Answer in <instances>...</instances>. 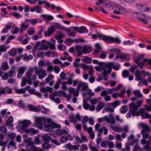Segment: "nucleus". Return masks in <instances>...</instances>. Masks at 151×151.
Masks as SVG:
<instances>
[{
  "label": "nucleus",
  "mask_w": 151,
  "mask_h": 151,
  "mask_svg": "<svg viewBox=\"0 0 151 151\" xmlns=\"http://www.w3.org/2000/svg\"><path fill=\"white\" fill-rule=\"evenodd\" d=\"M35 8L36 9V11L37 13L40 12L42 10L41 8L38 6H36Z\"/></svg>",
  "instance_id": "obj_63"
},
{
  "label": "nucleus",
  "mask_w": 151,
  "mask_h": 151,
  "mask_svg": "<svg viewBox=\"0 0 151 151\" xmlns=\"http://www.w3.org/2000/svg\"><path fill=\"white\" fill-rule=\"evenodd\" d=\"M139 126L143 129L141 132V134L142 135V137L145 139H147L149 137V134L150 132V129L149 127L144 123H140Z\"/></svg>",
  "instance_id": "obj_1"
},
{
  "label": "nucleus",
  "mask_w": 151,
  "mask_h": 151,
  "mask_svg": "<svg viewBox=\"0 0 151 151\" xmlns=\"http://www.w3.org/2000/svg\"><path fill=\"white\" fill-rule=\"evenodd\" d=\"M122 76L125 77H127L129 75V72L127 70H124L122 72Z\"/></svg>",
  "instance_id": "obj_47"
},
{
  "label": "nucleus",
  "mask_w": 151,
  "mask_h": 151,
  "mask_svg": "<svg viewBox=\"0 0 151 151\" xmlns=\"http://www.w3.org/2000/svg\"><path fill=\"white\" fill-rule=\"evenodd\" d=\"M12 27V26L11 25L6 26L5 28L3 29L1 32L2 33H7L8 32V30L10 29Z\"/></svg>",
  "instance_id": "obj_27"
},
{
  "label": "nucleus",
  "mask_w": 151,
  "mask_h": 151,
  "mask_svg": "<svg viewBox=\"0 0 151 151\" xmlns=\"http://www.w3.org/2000/svg\"><path fill=\"white\" fill-rule=\"evenodd\" d=\"M15 38V36L14 35H11L10 36L7 38V40H6L5 43L6 44H7L10 42V41Z\"/></svg>",
  "instance_id": "obj_44"
},
{
  "label": "nucleus",
  "mask_w": 151,
  "mask_h": 151,
  "mask_svg": "<svg viewBox=\"0 0 151 151\" xmlns=\"http://www.w3.org/2000/svg\"><path fill=\"white\" fill-rule=\"evenodd\" d=\"M129 106L130 107L132 108L129 110V112L131 113L133 116H134L136 115L137 116L139 115V112H136V111H137L138 109V107L135 104L134 102H132L130 103Z\"/></svg>",
  "instance_id": "obj_3"
},
{
  "label": "nucleus",
  "mask_w": 151,
  "mask_h": 151,
  "mask_svg": "<svg viewBox=\"0 0 151 151\" xmlns=\"http://www.w3.org/2000/svg\"><path fill=\"white\" fill-rule=\"evenodd\" d=\"M44 54V52H39L37 53V56L39 57H43Z\"/></svg>",
  "instance_id": "obj_54"
},
{
  "label": "nucleus",
  "mask_w": 151,
  "mask_h": 151,
  "mask_svg": "<svg viewBox=\"0 0 151 151\" xmlns=\"http://www.w3.org/2000/svg\"><path fill=\"white\" fill-rule=\"evenodd\" d=\"M41 16L46 22H47L48 21H49L52 20L54 19L53 17L52 16L46 14H41Z\"/></svg>",
  "instance_id": "obj_10"
},
{
  "label": "nucleus",
  "mask_w": 151,
  "mask_h": 151,
  "mask_svg": "<svg viewBox=\"0 0 151 151\" xmlns=\"http://www.w3.org/2000/svg\"><path fill=\"white\" fill-rule=\"evenodd\" d=\"M60 92L61 91L60 90L58 91H54V93H52L55 96H60Z\"/></svg>",
  "instance_id": "obj_55"
},
{
  "label": "nucleus",
  "mask_w": 151,
  "mask_h": 151,
  "mask_svg": "<svg viewBox=\"0 0 151 151\" xmlns=\"http://www.w3.org/2000/svg\"><path fill=\"white\" fill-rule=\"evenodd\" d=\"M22 127L23 128H24L31 124L30 121L29 120H25L22 122Z\"/></svg>",
  "instance_id": "obj_21"
},
{
  "label": "nucleus",
  "mask_w": 151,
  "mask_h": 151,
  "mask_svg": "<svg viewBox=\"0 0 151 151\" xmlns=\"http://www.w3.org/2000/svg\"><path fill=\"white\" fill-rule=\"evenodd\" d=\"M81 86H82L81 90L84 91L86 90L88 88L85 83L82 82L78 84L77 86V89H80Z\"/></svg>",
  "instance_id": "obj_12"
},
{
  "label": "nucleus",
  "mask_w": 151,
  "mask_h": 151,
  "mask_svg": "<svg viewBox=\"0 0 151 151\" xmlns=\"http://www.w3.org/2000/svg\"><path fill=\"white\" fill-rule=\"evenodd\" d=\"M134 95L137 97L141 98L142 96V94L139 92V91H134Z\"/></svg>",
  "instance_id": "obj_39"
},
{
  "label": "nucleus",
  "mask_w": 151,
  "mask_h": 151,
  "mask_svg": "<svg viewBox=\"0 0 151 151\" xmlns=\"http://www.w3.org/2000/svg\"><path fill=\"white\" fill-rule=\"evenodd\" d=\"M56 133L58 135H61L64 134H66V131L65 130H61L58 129L56 131Z\"/></svg>",
  "instance_id": "obj_29"
},
{
  "label": "nucleus",
  "mask_w": 151,
  "mask_h": 151,
  "mask_svg": "<svg viewBox=\"0 0 151 151\" xmlns=\"http://www.w3.org/2000/svg\"><path fill=\"white\" fill-rule=\"evenodd\" d=\"M106 111H109L110 113H113L114 111V110L113 108L110 107H107L106 109Z\"/></svg>",
  "instance_id": "obj_61"
},
{
  "label": "nucleus",
  "mask_w": 151,
  "mask_h": 151,
  "mask_svg": "<svg viewBox=\"0 0 151 151\" xmlns=\"http://www.w3.org/2000/svg\"><path fill=\"white\" fill-rule=\"evenodd\" d=\"M80 89H77V87L76 88V91H75V92L73 93V95L74 96L77 97L78 96L79 93V92Z\"/></svg>",
  "instance_id": "obj_56"
},
{
  "label": "nucleus",
  "mask_w": 151,
  "mask_h": 151,
  "mask_svg": "<svg viewBox=\"0 0 151 151\" xmlns=\"http://www.w3.org/2000/svg\"><path fill=\"white\" fill-rule=\"evenodd\" d=\"M25 132L29 134L32 133L33 134H35L38 132V131L35 130L33 128H30L29 129H27L25 130Z\"/></svg>",
  "instance_id": "obj_17"
},
{
  "label": "nucleus",
  "mask_w": 151,
  "mask_h": 151,
  "mask_svg": "<svg viewBox=\"0 0 151 151\" xmlns=\"http://www.w3.org/2000/svg\"><path fill=\"white\" fill-rule=\"evenodd\" d=\"M7 130V129L4 127H1L0 128V132L3 133H5L6 132Z\"/></svg>",
  "instance_id": "obj_57"
},
{
  "label": "nucleus",
  "mask_w": 151,
  "mask_h": 151,
  "mask_svg": "<svg viewBox=\"0 0 151 151\" xmlns=\"http://www.w3.org/2000/svg\"><path fill=\"white\" fill-rule=\"evenodd\" d=\"M13 121V118L12 116H10L8 119L6 120V125H10L12 123Z\"/></svg>",
  "instance_id": "obj_33"
},
{
  "label": "nucleus",
  "mask_w": 151,
  "mask_h": 151,
  "mask_svg": "<svg viewBox=\"0 0 151 151\" xmlns=\"http://www.w3.org/2000/svg\"><path fill=\"white\" fill-rule=\"evenodd\" d=\"M52 26L55 30L56 29L62 30H65V27L62 26L60 24L58 23H55Z\"/></svg>",
  "instance_id": "obj_15"
},
{
  "label": "nucleus",
  "mask_w": 151,
  "mask_h": 151,
  "mask_svg": "<svg viewBox=\"0 0 151 151\" xmlns=\"http://www.w3.org/2000/svg\"><path fill=\"white\" fill-rule=\"evenodd\" d=\"M113 66V64L112 63H108L105 65V67L106 68H108V73L110 74L112 71V68Z\"/></svg>",
  "instance_id": "obj_16"
},
{
  "label": "nucleus",
  "mask_w": 151,
  "mask_h": 151,
  "mask_svg": "<svg viewBox=\"0 0 151 151\" xmlns=\"http://www.w3.org/2000/svg\"><path fill=\"white\" fill-rule=\"evenodd\" d=\"M69 120L71 122L73 123L74 124H75L77 123V120L76 117L73 116H70Z\"/></svg>",
  "instance_id": "obj_42"
},
{
  "label": "nucleus",
  "mask_w": 151,
  "mask_h": 151,
  "mask_svg": "<svg viewBox=\"0 0 151 151\" xmlns=\"http://www.w3.org/2000/svg\"><path fill=\"white\" fill-rule=\"evenodd\" d=\"M80 66L84 70H87L88 69V65L83 63L81 64Z\"/></svg>",
  "instance_id": "obj_48"
},
{
  "label": "nucleus",
  "mask_w": 151,
  "mask_h": 151,
  "mask_svg": "<svg viewBox=\"0 0 151 151\" xmlns=\"http://www.w3.org/2000/svg\"><path fill=\"white\" fill-rule=\"evenodd\" d=\"M26 81L27 82L26 76L23 77L22 79V82L21 84V85L22 87L26 85Z\"/></svg>",
  "instance_id": "obj_36"
},
{
  "label": "nucleus",
  "mask_w": 151,
  "mask_h": 151,
  "mask_svg": "<svg viewBox=\"0 0 151 151\" xmlns=\"http://www.w3.org/2000/svg\"><path fill=\"white\" fill-rule=\"evenodd\" d=\"M108 73V70H104L102 73V76H107Z\"/></svg>",
  "instance_id": "obj_62"
},
{
  "label": "nucleus",
  "mask_w": 151,
  "mask_h": 151,
  "mask_svg": "<svg viewBox=\"0 0 151 151\" xmlns=\"http://www.w3.org/2000/svg\"><path fill=\"white\" fill-rule=\"evenodd\" d=\"M111 105V106L114 108H115L120 104V101L119 100H116L112 103H110Z\"/></svg>",
  "instance_id": "obj_31"
},
{
  "label": "nucleus",
  "mask_w": 151,
  "mask_h": 151,
  "mask_svg": "<svg viewBox=\"0 0 151 151\" xmlns=\"http://www.w3.org/2000/svg\"><path fill=\"white\" fill-rule=\"evenodd\" d=\"M68 91L70 94H73L75 91V89L74 88H68Z\"/></svg>",
  "instance_id": "obj_59"
},
{
  "label": "nucleus",
  "mask_w": 151,
  "mask_h": 151,
  "mask_svg": "<svg viewBox=\"0 0 151 151\" xmlns=\"http://www.w3.org/2000/svg\"><path fill=\"white\" fill-rule=\"evenodd\" d=\"M63 35L62 34L58 35L55 36V39L57 40H61L63 38Z\"/></svg>",
  "instance_id": "obj_51"
},
{
  "label": "nucleus",
  "mask_w": 151,
  "mask_h": 151,
  "mask_svg": "<svg viewBox=\"0 0 151 151\" xmlns=\"http://www.w3.org/2000/svg\"><path fill=\"white\" fill-rule=\"evenodd\" d=\"M7 87L6 86L4 88H0V96L1 95L5 94L7 91Z\"/></svg>",
  "instance_id": "obj_30"
},
{
  "label": "nucleus",
  "mask_w": 151,
  "mask_h": 151,
  "mask_svg": "<svg viewBox=\"0 0 151 151\" xmlns=\"http://www.w3.org/2000/svg\"><path fill=\"white\" fill-rule=\"evenodd\" d=\"M42 138L45 142H47L48 143L50 141L51 139L50 137L49 136H47V134H45L42 137Z\"/></svg>",
  "instance_id": "obj_28"
},
{
  "label": "nucleus",
  "mask_w": 151,
  "mask_h": 151,
  "mask_svg": "<svg viewBox=\"0 0 151 151\" xmlns=\"http://www.w3.org/2000/svg\"><path fill=\"white\" fill-rule=\"evenodd\" d=\"M1 66V69L3 71L8 70L9 68V67L8 65L7 61L4 62L3 63Z\"/></svg>",
  "instance_id": "obj_20"
},
{
  "label": "nucleus",
  "mask_w": 151,
  "mask_h": 151,
  "mask_svg": "<svg viewBox=\"0 0 151 151\" xmlns=\"http://www.w3.org/2000/svg\"><path fill=\"white\" fill-rule=\"evenodd\" d=\"M136 6L137 8L141 11L142 12L145 11L144 6L143 4H136Z\"/></svg>",
  "instance_id": "obj_25"
},
{
  "label": "nucleus",
  "mask_w": 151,
  "mask_h": 151,
  "mask_svg": "<svg viewBox=\"0 0 151 151\" xmlns=\"http://www.w3.org/2000/svg\"><path fill=\"white\" fill-rule=\"evenodd\" d=\"M23 58L24 60H32L33 57L31 55H27V54H25L23 55Z\"/></svg>",
  "instance_id": "obj_23"
},
{
  "label": "nucleus",
  "mask_w": 151,
  "mask_h": 151,
  "mask_svg": "<svg viewBox=\"0 0 151 151\" xmlns=\"http://www.w3.org/2000/svg\"><path fill=\"white\" fill-rule=\"evenodd\" d=\"M43 120L41 118H37L36 119L35 123L39 129H42L43 125Z\"/></svg>",
  "instance_id": "obj_7"
},
{
  "label": "nucleus",
  "mask_w": 151,
  "mask_h": 151,
  "mask_svg": "<svg viewBox=\"0 0 151 151\" xmlns=\"http://www.w3.org/2000/svg\"><path fill=\"white\" fill-rule=\"evenodd\" d=\"M79 145H73L70 144H67V148H68L70 151H72L73 150L74 151L79 150L78 146H80Z\"/></svg>",
  "instance_id": "obj_11"
},
{
  "label": "nucleus",
  "mask_w": 151,
  "mask_h": 151,
  "mask_svg": "<svg viewBox=\"0 0 151 151\" xmlns=\"http://www.w3.org/2000/svg\"><path fill=\"white\" fill-rule=\"evenodd\" d=\"M30 149L33 151H44L42 148L37 147L34 145H31Z\"/></svg>",
  "instance_id": "obj_26"
},
{
  "label": "nucleus",
  "mask_w": 151,
  "mask_h": 151,
  "mask_svg": "<svg viewBox=\"0 0 151 151\" xmlns=\"http://www.w3.org/2000/svg\"><path fill=\"white\" fill-rule=\"evenodd\" d=\"M61 83V79H58L56 83V84L54 86V88L56 89H58L60 87V84Z\"/></svg>",
  "instance_id": "obj_35"
},
{
  "label": "nucleus",
  "mask_w": 151,
  "mask_h": 151,
  "mask_svg": "<svg viewBox=\"0 0 151 151\" xmlns=\"http://www.w3.org/2000/svg\"><path fill=\"white\" fill-rule=\"evenodd\" d=\"M16 92L18 93H25V91L24 88L18 89L16 90Z\"/></svg>",
  "instance_id": "obj_46"
},
{
  "label": "nucleus",
  "mask_w": 151,
  "mask_h": 151,
  "mask_svg": "<svg viewBox=\"0 0 151 151\" xmlns=\"http://www.w3.org/2000/svg\"><path fill=\"white\" fill-rule=\"evenodd\" d=\"M8 74L7 73H5L4 76H1L2 79L3 80H7L8 78Z\"/></svg>",
  "instance_id": "obj_53"
},
{
  "label": "nucleus",
  "mask_w": 151,
  "mask_h": 151,
  "mask_svg": "<svg viewBox=\"0 0 151 151\" xmlns=\"http://www.w3.org/2000/svg\"><path fill=\"white\" fill-rule=\"evenodd\" d=\"M48 43H49L48 46H49V47L50 49L52 50H55V45L49 41H48Z\"/></svg>",
  "instance_id": "obj_49"
},
{
  "label": "nucleus",
  "mask_w": 151,
  "mask_h": 151,
  "mask_svg": "<svg viewBox=\"0 0 151 151\" xmlns=\"http://www.w3.org/2000/svg\"><path fill=\"white\" fill-rule=\"evenodd\" d=\"M15 73L14 71V70H11L9 71L8 73V76L10 77H12L13 76V74Z\"/></svg>",
  "instance_id": "obj_60"
},
{
  "label": "nucleus",
  "mask_w": 151,
  "mask_h": 151,
  "mask_svg": "<svg viewBox=\"0 0 151 151\" xmlns=\"http://www.w3.org/2000/svg\"><path fill=\"white\" fill-rule=\"evenodd\" d=\"M98 36L100 38H101L104 41L108 43H111L112 42H116L119 44L121 42V40L118 37L114 38L109 36L104 35H100L99 34Z\"/></svg>",
  "instance_id": "obj_2"
},
{
  "label": "nucleus",
  "mask_w": 151,
  "mask_h": 151,
  "mask_svg": "<svg viewBox=\"0 0 151 151\" xmlns=\"http://www.w3.org/2000/svg\"><path fill=\"white\" fill-rule=\"evenodd\" d=\"M92 61V59L88 57H85L82 60V62L85 63H89Z\"/></svg>",
  "instance_id": "obj_24"
},
{
  "label": "nucleus",
  "mask_w": 151,
  "mask_h": 151,
  "mask_svg": "<svg viewBox=\"0 0 151 151\" xmlns=\"http://www.w3.org/2000/svg\"><path fill=\"white\" fill-rule=\"evenodd\" d=\"M89 148L92 151H98V149L95 147H93L91 146V144H89L88 145Z\"/></svg>",
  "instance_id": "obj_52"
},
{
  "label": "nucleus",
  "mask_w": 151,
  "mask_h": 151,
  "mask_svg": "<svg viewBox=\"0 0 151 151\" xmlns=\"http://www.w3.org/2000/svg\"><path fill=\"white\" fill-rule=\"evenodd\" d=\"M9 53V55L12 56H14L16 55L17 54V51L15 49H13L12 50H10Z\"/></svg>",
  "instance_id": "obj_41"
},
{
  "label": "nucleus",
  "mask_w": 151,
  "mask_h": 151,
  "mask_svg": "<svg viewBox=\"0 0 151 151\" xmlns=\"http://www.w3.org/2000/svg\"><path fill=\"white\" fill-rule=\"evenodd\" d=\"M59 127V125L54 123H52L46 126L45 127V130L46 131H49L55 128Z\"/></svg>",
  "instance_id": "obj_9"
},
{
  "label": "nucleus",
  "mask_w": 151,
  "mask_h": 151,
  "mask_svg": "<svg viewBox=\"0 0 151 151\" xmlns=\"http://www.w3.org/2000/svg\"><path fill=\"white\" fill-rule=\"evenodd\" d=\"M12 146L14 147L15 149L17 148V147L15 146V143L13 140L11 141L10 142L9 144L7 145V147L8 148H9L11 146Z\"/></svg>",
  "instance_id": "obj_40"
},
{
  "label": "nucleus",
  "mask_w": 151,
  "mask_h": 151,
  "mask_svg": "<svg viewBox=\"0 0 151 151\" xmlns=\"http://www.w3.org/2000/svg\"><path fill=\"white\" fill-rule=\"evenodd\" d=\"M32 139L31 138H29L28 139L25 140V142L26 143V146L27 147H29L32 145L33 143L31 141Z\"/></svg>",
  "instance_id": "obj_37"
},
{
  "label": "nucleus",
  "mask_w": 151,
  "mask_h": 151,
  "mask_svg": "<svg viewBox=\"0 0 151 151\" xmlns=\"http://www.w3.org/2000/svg\"><path fill=\"white\" fill-rule=\"evenodd\" d=\"M66 74L63 71L61 73L60 76L62 80H64L66 79Z\"/></svg>",
  "instance_id": "obj_50"
},
{
  "label": "nucleus",
  "mask_w": 151,
  "mask_h": 151,
  "mask_svg": "<svg viewBox=\"0 0 151 151\" xmlns=\"http://www.w3.org/2000/svg\"><path fill=\"white\" fill-rule=\"evenodd\" d=\"M43 148L45 149H47L51 148L50 144L48 142L45 143L42 145Z\"/></svg>",
  "instance_id": "obj_34"
},
{
  "label": "nucleus",
  "mask_w": 151,
  "mask_h": 151,
  "mask_svg": "<svg viewBox=\"0 0 151 151\" xmlns=\"http://www.w3.org/2000/svg\"><path fill=\"white\" fill-rule=\"evenodd\" d=\"M108 93L106 90L103 91L101 93V95L102 96H104L107 95Z\"/></svg>",
  "instance_id": "obj_64"
},
{
  "label": "nucleus",
  "mask_w": 151,
  "mask_h": 151,
  "mask_svg": "<svg viewBox=\"0 0 151 151\" xmlns=\"http://www.w3.org/2000/svg\"><path fill=\"white\" fill-rule=\"evenodd\" d=\"M140 14L138 13H134L133 14V16L135 18H137L138 20L142 21L143 23L145 24H147L148 23V21L146 20V19H144L143 18H138L134 16L135 15H139Z\"/></svg>",
  "instance_id": "obj_18"
},
{
  "label": "nucleus",
  "mask_w": 151,
  "mask_h": 151,
  "mask_svg": "<svg viewBox=\"0 0 151 151\" xmlns=\"http://www.w3.org/2000/svg\"><path fill=\"white\" fill-rule=\"evenodd\" d=\"M16 136V134L14 133L10 134L8 136V137L9 139L13 138Z\"/></svg>",
  "instance_id": "obj_58"
},
{
  "label": "nucleus",
  "mask_w": 151,
  "mask_h": 151,
  "mask_svg": "<svg viewBox=\"0 0 151 151\" xmlns=\"http://www.w3.org/2000/svg\"><path fill=\"white\" fill-rule=\"evenodd\" d=\"M42 74L39 75L38 76V78L40 79H42L45 77L46 75V71H42Z\"/></svg>",
  "instance_id": "obj_43"
},
{
  "label": "nucleus",
  "mask_w": 151,
  "mask_h": 151,
  "mask_svg": "<svg viewBox=\"0 0 151 151\" xmlns=\"http://www.w3.org/2000/svg\"><path fill=\"white\" fill-rule=\"evenodd\" d=\"M31 20L26 19L25 20L26 22H22L21 24V29H22L24 30H26L29 27V22Z\"/></svg>",
  "instance_id": "obj_13"
},
{
  "label": "nucleus",
  "mask_w": 151,
  "mask_h": 151,
  "mask_svg": "<svg viewBox=\"0 0 151 151\" xmlns=\"http://www.w3.org/2000/svg\"><path fill=\"white\" fill-rule=\"evenodd\" d=\"M71 28L73 29L74 31L76 32L78 31L80 33H81L84 32L87 33L88 32L87 28L84 26H81L79 28L77 27L71 26Z\"/></svg>",
  "instance_id": "obj_4"
},
{
  "label": "nucleus",
  "mask_w": 151,
  "mask_h": 151,
  "mask_svg": "<svg viewBox=\"0 0 151 151\" xmlns=\"http://www.w3.org/2000/svg\"><path fill=\"white\" fill-rule=\"evenodd\" d=\"M25 71V69L23 68H20L18 71V73L17 75V76L19 78H21L22 76V74H23Z\"/></svg>",
  "instance_id": "obj_19"
},
{
  "label": "nucleus",
  "mask_w": 151,
  "mask_h": 151,
  "mask_svg": "<svg viewBox=\"0 0 151 151\" xmlns=\"http://www.w3.org/2000/svg\"><path fill=\"white\" fill-rule=\"evenodd\" d=\"M55 31V29L52 26L48 28L47 32L44 31L45 36H49L53 34Z\"/></svg>",
  "instance_id": "obj_8"
},
{
  "label": "nucleus",
  "mask_w": 151,
  "mask_h": 151,
  "mask_svg": "<svg viewBox=\"0 0 151 151\" xmlns=\"http://www.w3.org/2000/svg\"><path fill=\"white\" fill-rule=\"evenodd\" d=\"M43 3H45V5L46 6L51 8L52 10L55 9L56 7V6L53 4H51L46 1H42L41 0H39L38 4L39 5H42Z\"/></svg>",
  "instance_id": "obj_6"
},
{
  "label": "nucleus",
  "mask_w": 151,
  "mask_h": 151,
  "mask_svg": "<svg viewBox=\"0 0 151 151\" xmlns=\"http://www.w3.org/2000/svg\"><path fill=\"white\" fill-rule=\"evenodd\" d=\"M53 62L55 64H60L62 67H65L66 66V62H65L64 64H63L61 61L58 58L55 59Z\"/></svg>",
  "instance_id": "obj_22"
},
{
  "label": "nucleus",
  "mask_w": 151,
  "mask_h": 151,
  "mask_svg": "<svg viewBox=\"0 0 151 151\" xmlns=\"http://www.w3.org/2000/svg\"><path fill=\"white\" fill-rule=\"evenodd\" d=\"M104 106V104L101 102H100L96 107V110L97 111H99Z\"/></svg>",
  "instance_id": "obj_38"
},
{
  "label": "nucleus",
  "mask_w": 151,
  "mask_h": 151,
  "mask_svg": "<svg viewBox=\"0 0 151 151\" xmlns=\"http://www.w3.org/2000/svg\"><path fill=\"white\" fill-rule=\"evenodd\" d=\"M34 70V69L33 68H30L29 71H28L27 73L26 76L27 77V83L29 85L32 84V83L31 81V75L33 73Z\"/></svg>",
  "instance_id": "obj_5"
},
{
  "label": "nucleus",
  "mask_w": 151,
  "mask_h": 151,
  "mask_svg": "<svg viewBox=\"0 0 151 151\" xmlns=\"http://www.w3.org/2000/svg\"><path fill=\"white\" fill-rule=\"evenodd\" d=\"M27 33L29 35L34 34L35 33V29L32 27L29 28L27 30Z\"/></svg>",
  "instance_id": "obj_32"
},
{
  "label": "nucleus",
  "mask_w": 151,
  "mask_h": 151,
  "mask_svg": "<svg viewBox=\"0 0 151 151\" xmlns=\"http://www.w3.org/2000/svg\"><path fill=\"white\" fill-rule=\"evenodd\" d=\"M91 48L87 45H84L83 47L82 51L85 54L90 53L91 52Z\"/></svg>",
  "instance_id": "obj_14"
},
{
  "label": "nucleus",
  "mask_w": 151,
  "mask_h": 151,
  "mask_svg": "<svg viewBox=\"0 0 151 151\" xmlns=\"http://www.w3.org/2000/svg\"><path fill=\"white\" fill-rule=\"evenodd\" d=\"M47 48V46H46L45 45H44L42 42L41 43V46L39 47V49L41 50H46Z\"/></svg>",
  "instance_id": "obj_45"
}]
</instances>
